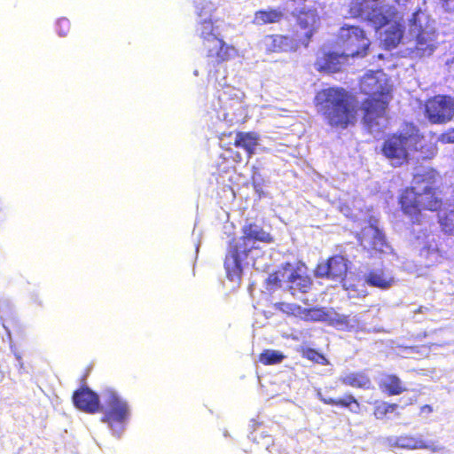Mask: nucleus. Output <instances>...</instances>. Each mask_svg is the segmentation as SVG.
<instances>
[{
    "label": "nucleus",
    "mask_w": 454,
    "mask_h": 454,
    "mask_svg": "<svg viewBox=\"0 0 454 454\" xmlns=\"http://www.w3.org/2000/svg\"><path fill=\"white\" fill-rule=\"evenodd\" d=\"M194 74L198 75V71L197 70L194 71Z\"/></svg>",
    "instance_id": "a18cd8bd"
},
{
    "label": "nucleus",
    "mask_w": 454,
    "mask_h": 454,
    "mask_svg": "<svg viewBox=\"0 0 454 454\" xmlns=\"http://www.w3.org/2000/svg\"><path fill=\"white\" fill-rule=\"evenodd\" d=\"M348 59L349 57L343 51H335L325 53L323 57L318 58L317 65L322 70L334 73L339 71Z\"/></svg>",
    "instance_id": "f3484780"
},
{
    "label": "nucleus",
    "mask_w": 454,
    "mask_h": 454,
    "mask_svg": "<svg viewBox=\"0 0 454 454\" xmlns=\"http://www.w3.org/2000/svg\"><path fill=\"white\" fill-rule=\"evenodd\" d=\"M73 400L74 405L82 411L93 413L99 409L98 396L89 388L75 392Z\"/></svg>",
    "instance_id": "a211bd4d"
},
{
    "label": "nucleus",
    "mask_w": 454,
    "mask_h": 454,
    "mask_svg": "<svg viewBox=\"0 0 454 454\" xmlns=\"http://www.w3.org/2000/svg\"><path fill=\"white\" fill-rule=\"evenodd\" d=\"M15 356H16V359L18 360V362L20 363V367H22L23 364L21 362V356L19 354H15Z\"/></svg>",
    "instance_id": "79ce46f5"
},
{
    "label": "nucleus",
    "mask_w": 454,
    "mask_h": 454,
    "mask_svg": "<svg viewBox=\"0 0 454 454\" xmlns=\"http://www.w3.org/2000/svg\"><path fill=\"white\" fill-rule=\"evenodd\" d=\"M439 223L442 230L448 234L454 235V206L449 205L438 213Z\"/></svg>",
    "instance_id": "b1692460"
},
{
    "label": "nucleus",
    "mask_w": 454,
    "mask_h": 454,
    "mask_svg": "<svg viewBox=\"0 0 454 454\" xmlns=\"http://www.w3.org/2000/svg\"><path fill=\"white\" fill-rule=\"evenodd\" d=\"M316 101L318 112L333 127L346 128L356 120L354 107L348 101V94L343 89L323 90L317 92Z\"/></svg>",
    "instance_id": "20e7f679"
},
{
    "label": "nucleus",
    "mask_w": 454,
    "mask_h": 454,
    "mask_svg": "<svg viewBox=\"0 0 454 454\" xmlns=\"http://www.w3.org/2000/svg\"><path fill=\"white\" fill-rule=\"evenodd\" d=\"M398 407L395 403H387L385 402L376 403L374 415L377 419H383L387 413L394 412Z\"/></svg>",
    "instance_id": "c85d7f7f"
},
{
    "label": "nucleus",
    "mask_w": 454,
    "mask_h": 454,
    "mask_svg": "<svg viewBox=\"0 0 454 454\" xmlns=\"http://www.w3.org/2000/svg\"><path fill=\"white\" fill-rule=\"evenodd\" d=\"M451 66L454 67V58L453 60L451 61Z\"/></svg>",
    "instance_id": "c03bdc74"
},
{
    "label": "nucleus",
    "mask_w": 454,
    "mask_h": 454,
    "mask_svg": "<svg viewBox=\"0 0 454 454\" xmlns=\"http://www.w3.org/2000/svg\"><path fill=\"white\" fill-rule=\"evenodd\" d=\"M338 405H341L343 407H348L350 409V411H354V412H356L359 409L358 402L352 395H348L343 399L338 400Z\"/></svg>",
    "instance_id": "2f4dec72"
},
{
    "label": "nucleus",
    "mask_w": 454,
    "mask_h": 454,
    "mask_svg": "<svg viewBox=\"0 0 454 454\" xmlns=\"http://www.w3.org/2000/svg\"><path fill=\"white\" fill-rule=\"evenodd\" d=\"M283 306H285L288 309V310H286L285 309H282L285 311H287V312L291 311L294 315L301 314V309L300 307H296V306H293V305H289V304H283Z\"/></svg>",
    "instance_id": "c9c22d12"
},
{
    "label": "nucleus",
    "mask_w": 454,
    "mask_h": 454,
    "mask_svg": "<svg viewBox=\"0 0 454 454\" xmlns=\"http://www.w3.org/2000/svg\"><path fill=\"white\" fill-rule=\"evenodd\" d=\"M401 4L407 0H394ZM387 0H351L349 13L372 24L375 29L386 27L382 35L384 45L390 49L400 43L406 45V51L413 58L431 56L438 46L434 21L423 12L412 14L409 20L408 31L404 32L401 23L402 16L393 6L385 4Z\"/></svg>",
    "instance_id": "f257e3e1"
},
{
    "label": "nucleus",
    "mask_w": 454,
    "mask_h": 454,
    "mask_svg": "<svg viewBox=\"0 0 454 454\" xmlns=\"http://www.w3.org/2000/svg\"><path fill=\"white\" fill-rule=\"evenodd\" d=\"M444 3L445 8L450 11H454V0H442Z\"/></svg>",
    "instance_id": "4c0bfd02"
},
{
    "label": "nucleus",
    "mask_w": 454,
    "mask_h": 454,
    "mask_svg": "<svg viewBox=\"0 0 454 454\" xmlns=\"http://www.w3.org/2000/svg\"><path fill=\"white\" fill-rule=\"evenodd\" d=\"M363 93L371 97L364 103V122L372 134H377L387 127L386 109L389 101L391 86L381 70L366 73L361 82Z\"/></svg>",
    "instance_id": "f03ea898"
},
{
    "label": "nucleus",
    "mask_w": 454,
    "mask_h": 454,
    "mask_svg": "<svg viewBox=\"0 0 454 454\" xmlns=\"http://www.w3.org/2000/svg\"><path fill=\"white\" fill-rule=\"evenodd\" d=\"M237 264L239 270L237 276L232 275L230 270H226L227 277L231 281L240 279L246 266L251 265L257 270H265L268 268L267 257L262 253L259 245H255L254 247L249 246L246 253H240Z\"/></svg>",
    "instance_id": "f8f14e48"
},
{
    "label": "nucleus",
    "mask_w": 454,
    "mask_h": 454,
    "mask_svg": "<svg viewBox=\"0 0 454 454\" xmlns=\"http://www.w3.org/2000/svg\"><path fill=\"white\" fill-rule=\"evenodd\" d=\"M348 271V261L340 255L331 257L326 262L321 263L316 270L319 278H327L333 281L342 282Z\"/></svg>",
    "instance_id": "4468645a"
},
{
    "label": "nucleus",
    "mask_w": 454,
    "mask_h": 454,
    "mask_svg": "<svg viewBox=\"0 0 454 454\" xmlns=\"http://www.w3.org/2000/svg\"><path fill=\"white\" fill-rule=\"evenodd\" d=\"M285 356L278 350L266 349L260 355V362L265 365L280 364Z\"/></svg>",
    "instance_id": "cd10ccee"
},
{
    "label": "nucleus",
    "mask_w": 454,
    "mask_h": 454,
    "mask_svg": "<svg viewBox=\"0 0 454 454\" xmlns=\"http://www.w3.org/2000/svg\"><path fill=\"white\" fill-rule=\"evenodd\" d=\"M196 9L199 16L197 32L207 48L212 43H220L221 26L223 21L212 18L214 4L211 1L202 0L196 2Z\"/></svg>",
    "instance_id": "6e6552de"
},
{
    "label": "nucleus",
    "mask_w": 454,
    "mask_h": 454,
    "mask_svg": "<svg viewBox=\"0 0 454 454\" xmlns=\"http://www.w3.org/2000/svg\"><path fill=\"white\" fill-rule=\"evenodd\" d=\"M433 412V408L430 406V405H424L420 408V412L419 414L421 416H427L429 415L430 413Z\"/></svg>",
    "instance_id": "e433bc0d"
},
{
    "label": "nucleus",
    "mask_w": 454,
    "mask_h": 454,
    "mask_svg": "<svg viewBox=\"0 0 454 454\" xmlns=\"http://www.w3.org/2000/svg\"><path fill=\"white\" fill-rule=\"evenodd\" d=\"M389 444L391 447L406 450H428L433 453H438L443 450V446L439 444L438 442L425 440L421 434H403L398 437H394L389 439Z\"/></svg>",
    "instance_id": "ddd939ff"
},
{
    "label": "nucleus",
    "mask_w": 454,
    "mask_h": 454,
    "mask_svg": "<svg viewBox=\"0 0 454 454\" xmlns=\"http://www.w3.org/2000/svg\"><path fill=\"white\" fill-rule=\"evenodd\" d=\"M102 397L104 400V404L101 407V411L104 412L102 421L108 424L114 436L120 437L124 432L129 418V405L112 389L104 391Z\"/></svg>",
    "instance_id": "0eeeda50"
},
{
    "label": "nucleus",
    "mask_w": 454,
    "mask_h": 454,
    "mask_svg": "<svg viewBox=\"0 0 454 454\" xmlns=\"http://www.w3.org/2000/svg\"><path fill=\"white\" fill-rule=\"evenodd\" d=\"M243 236L238 241L230 244V248L224 261V268L237 276L239 272L238 260L240 253H246L247 247H254L260 242L269 243L271 239L268 232L254 223H247L243 226Z\"/></svg>",
    "instance_id": "423d86ee"
},
{
    "label": "nucleus",
    "mask_w": 454,
    "mask_h": 454,
    "mask_svg": "<svg viewBox=\"0 0 454 454\" xmlns=\"http://www.w3.org/2000/svg\"><path fill=\"white\" fill-rule=\"evenodd\" d=\"M317 396H318V398H319L320 400H321V398H325V397L322 395L321 392H319V391L317 392Z\"/></svg>",
    "instance_id": "37998d69"
},
{
    "label": "nucleus",
    "mask_w": 454,
    "mask_h": 454,
    "mask_svg": "<svg viewBox=\"0 0 454 454\" xmlns=\"http://www.w3.org/2000/svg\"><path fill=\"white\" fill-rule=\"evenodd\" d=\"M282 17L283 13L278 10L259 11L254 14V23L256 25L275 23L278 22Z\"/></svg>",
    "instance_id": "393cba45"
},
{
    "label": "nucleus",
    "mask_w": 454,
    "mask_h": 454,
    "mask_svg": "<svg viewBox=\"0 0 454 454\" xmlns=\"http://www.w3.org/2000/svg\"><path fill=\"white\" fill-rule=\"evenodd\" d=\"M303 317L307 320L321 321L326 318V313L322 309H311L302 310Z\"/></svg>",
    "instance_id": "c756f323"
},
{
    "label": "nucleus",
    "mask_w": 454,
    "mask_h": 454,
    "mask_svg": "<svg viewBox=\"0 0 454 454\" xmlns=\"http://www.w3.org/2000/svg\"><path fill=\"white\" fill-rule=\"evenodd\" d=\"M306 356L308 359L314 361L317 364H327L328 360L321 354L317 353L313 349H309L306 352Z\"/></svg>",
    "instance_id": "473e14b6"
},
{
    "label": "nucleus",
    "mask_w": 454,
    "mask_h": 454,
    "mask_svg": "<svg viewBox=\"0 0 454 454\" xmlns=\"http://www.w3.org/2000/svg\"><path fill=\"white\" fill-rule=\"evenodd\" d=\"M438 141L448 144V143H454V129L449 130L446 133L441 134L438 138Z\"/></svg>",
    "instance_id": "f704fd0d"
},
{
    "label": "nucleus",
    "mask_w": 454,
    "mask_h": 454,
    "mask_svg": "<svg viewBox=\"0 0 454 454\" xmlns=\"http://www.w3.org/2000/svg\"><path fill=\"white\" fill-rule=\"evenodd\" d=\"M339 45L349 58L364 57L371 44L364 31L357 26L344 25L339 31Z\"/></svg>",
    "instance_id": "9d476101"
},
{
    "label": "nucleus",
    "mask_w": 454,
    "mask_h": 454,
    "mask_svg": "<svg viewBox=\"0 0 454 454\" xmlns=\"http://www.w3.org/2000/svg\"><path fill=\"white\" fill-rule=\"evenodd\" d=\"M234 145L245 149L248 158H251L259 145V136L254 132H239L236 134Z\"/></svg>",
    "instance_id": "aec40b11"
},
{
    "label": "nucleus",
    "mask_w": 454,
    "mask_h": 454,
    "mask_svg": "<svg viewBox=\"0 0 454 454\" xmlns=\"http://www.w3.org/2000/svg\"><path fill=\"white\" fill-rule=\"evenodd\" d=\"M58 33L60 36H64L67 35V31L69 30V20L67 19H60L58 21Z\"/></svg>",
    "instance_id": "72a5a7b5"
},
{
    "label": "nucleus",
    "mask_w": 454,
    "mask_h": 454,
    "mask_svg": "<svg viewBox=\"0 0 454 454\" xmlns=\"http://www.w3.org/2000/svg\"><path fill=\"white\" fill-rule=\"evenodd\" d=\"M340 381L347 386L360 388H369L370 379L362 372H348L340 377Z\"/></svg>",
    "instance_id": "5701e85b"
},
{
    "label": "nucleus",
    "mask_w": 454,
    "mask_h": 454,
    "mask_svg": "<svg viewBox=\"0 0 454 454\" xmlns=\"http://www.w3.org/2000/svg\"><path fill=\"white\" fill-rule=\"evenodd\" d=\"M381 387L389 395H399L405 390L401 380L395 375L385 376L380 382Z\"/></svg>",
    "instance_id": "a878e982"
},
{
    "label": "nucleus",
    "mask_w": 454,
    "mask_h": 454,
    "mask_svg": "<svg viewBox=\"0 0 454 454\" xmlns=\"http://www.w3.org/2000/svg\"><path fill=\"white\" fill-rule=\"evenodd\" d=\"M382 152L393 166H400L408 160L412 152H419L423 159H430L436 153L434 145H425V138L419 129L407 124L399 135H394L384 143Z\"/></svg>",
    "instance_id": "7ed1b4c3"
},
{
    "label": "nucleus",
    "mask_w": 454,
    "mask_h": 454,
    "mask_svg": "<svg viewBox=\"0 0 454 454\" xmlns=\"http://www.w3.org/2000/svg\"><path fill=\"white\" fill-rule=\"evenodd\" d=\"M282 270L269 277V282L278 284L294 294L295 291L306 293L311 285L310 278L306 275L304 265L286 263Z\"/></svg>",
    "instance_id": "1a4fd4ad"
},
{
    "label": "nucleus",
    "mask_w": 454,
    "mask_h": 454,
    "mask_svg": "<svg viewBox=\"0 0 454 454\" xmlns=\"http://www.w3.org/2000/svg\"><path fill=\"white\" fill-rule=\"evenodd\" d=\"M333 320H335L339 325H345L346 327L350 329L355 328L356 324L357 323L356 317H350L349 316L339 314H336L335 317L333 318Z\"/></svg>",
    "instance_id": "7c9ffc66"
},
{
    "label": "nucleus",
    "mask_w": 454,
    "mask_h": 454,
    "mask_svg": "<svg viewBox=\"0 0 454 454\" xmlns=\"http://www.w3.org/2000/svg\"><path fill=\"white\" fill-rule=\"evenodd\" d=\"M340 211H341L344 215H348L349 214V208H348V207H346L345 208H344V207H340Z\"/></svg>",
    "instance_id": "ea45409f"
},
{
    "label": "nucleus",
    "mask_w": 454,
    "mask_h": 454,
    "mask_svg": "<svg viewBox=\"0 0 454 454\" xmlns=\"http://www.w3.org/2000/svg\"><path fill=\"white\" fill-rule=\"evenodd\" d=\"M321 401L327 404L338 405V400L333 398H321Z\"/></svg>",
    "instance_id": "58836bf2"
},
{
    "label": "nucleus",
    "mask_w": 454,
    "mask_h": 454,
    "mask_svg": "<svg viewBox=\"0 0 454 454\" xmlns=\"http://www.w3.org/2000/svg\"><path fill=\"white\" fill-rule=\"evenodd\" d=\"M261 48L267 52H287L295 51L298 43L291 37L281 35H269L260 43Z\"/></svg>",
    "instance_id": "2eb2a0df"
},
{
    "label": "nucleus",
    "mask_w": 454,
    "mask_h": 454,
    "mask_svg": "<svg viewBox=\"0 0 454 454\" xmlns=\"http://www.w3.org/2000/svg\"><path fill=\"white\" fill-rule=\"evenodd\" d=\"M319 21L318 15L315 9L301 10L297 15V22L300 27L305 30V36L309 39L317 29Z\"/></svg>",
    "instance_id": "6ab92c4d"
},
{
    "label": "nucleus",
    "mask_w": 454,
    "mask_h": 454,
    "mask_svg": "<svg viewBox=\"0 0 454 454\" xmlns=\"http://www.w3.org/2000/svg\"><path fill=\"white\" fill-rule=\"evenodd\" d=\"M400 203L403 213L413 223H419L422 210L435 211L440 208L442 200L428 182L420 184V176H415L413 186L406 189L401 196Z\"/></svg>",
    "instance_id": "39448f33"
},
{
    "label": "nucleus",
    "mask_w": 454,
    "mask_h": 454,
    "mask_svg": "<svg viewBox=\"0 0 454 454\" xmlns=\"http://www.w3.org/2000/svg\"><path fill=\"white\" fill-rule=\"evenodd\" d=\"M416 176H419V174H417ZM420 176V184H422V182H428L430 184V185L432 186V184L429 180H431V177H428V179H423L422 176L419 175Z\"/></svg>",
    "instance_id": "a19ab883"
},
{
    "label": "nucleus",
    "mask_w": 454,
    "mask_h": 454,
    "mask_svg": "<svg viewBox=\"0 0 454 454\" xmlns=\"http://www.w3.org/2000/svg\"><path fill=\"white\" fill-rule=\"evenodd\" d=\"M209 57H215L217 62L227 61L237 55L234 47L227 45L220 37V43H212L207 47Z\"/></svg>",
    "instance_id": "412c9836"
},
{
    "label": "nucleus",
    "mask_w": 454,
    "mask_h": 454,
    "mask_svg": "<svg viewBox=\"0 0 454 454\" xmlns=\"http://www.w3.org/2000/svg\"><path fill=\"white\" fill-rule=\"evenodd\" d=\"M360 239L364 247H371L380 252H385V248H387L384 235L372 224L363 229Z\"/></svg>",
    "instance_id": "dca6fc26"
},
{
    "label": "nucleus",
    "mask_w": 454,
    "mask_h": 454,
    "mask_svg": "<svg viewBox=\"0 0 454 454\" xmlns=\"http://www.w3.org/2000/svg\"><path fill=\"white\" fill-rule=\"evenodd\" d=\"M365 281L372 286L387 289L393 285L394 278L383 270L377 269L370 271L366 275Z\"/></svg>",
    "instance_id": "4be33fe9"
},
{
    "label": "nucleus",
    "mask_w": 454,
    "mask_h": 454,
    "mask_svg": "<svg viewBox=\"0 0 454 454\" xmlns=\"http://www.w3.org/2000/svg\"><path fill=\"white\" fill-rule=\"evenodd\" d=\"M426 113L431 122L444 123L454 116V98L437 95L427 100Z\"/></svg>",
    "instance_id": "9b49d317"
},
{
    "label": "nucleus",
    "mask_w": 454,
    "mask_h": 454,
    "mask_svg": "<svg viewBox=\"0 0 454 454\" xmlns=\"http://www.w3.org/2000/svg\"><path fill=\"white\" fill-rule=\"evenodd\" d=\"M420 256L425 258L426 265L431 266L440 262L442 254L435 243H430L420 251Z\"/></svg>",
    "instance_id": "bb28decb"
}]
</instances>
